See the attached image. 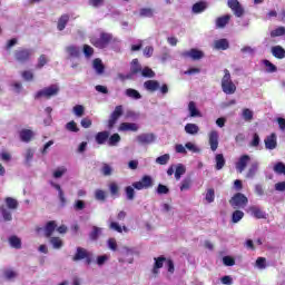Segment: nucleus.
<instances>
[{
  "label": "nucleus",
  "mask_w": 285,
  "mask_h": 285,
  "mask_svg": "<svg viewBox=\"0 0 285 285\" xmlns=\"http://www.w3.org/2000/svg\"><path fill=\"white\" fill-rule=\"evenodd\" d=\"M188 110L189 117H202V112L197 109V104H195V101H189Z\"/></svg>",
  "instance_id": "obj_26"
},
{
  "label": "nucleus",
  "mask_w": 285,
  "mask_h": 285,
  "mask_svg": "<svg viewBox=\"0 0 285 285\" xmlns=\"http://www.w3.org/2000/svg\"><path fill=\"white\" fill-rule=\"evenodd\" d=\"M258 169H259V165L257 163L252 164V166L249 167V169L247 171L248 179H253V177H255V175H257Z\"/></svg>",
  "instance_id": "obj_45"
},
{
  "label": "nucleus",
  "mask_w": 285,
  "mask_h": 285,
  "mask_svg": "<svg viewBox=\"0 0 285 285\" xmlns=\"http://www.w3.org/2000/svg\"><path fill=\"white\" fill-rule=\"evenodd\" d=\"M52 188H56L58 190V197L60 199L61 206H66L67 200H66V194H63V189H61V185L57 183H51Z\"/></svg>",
  "instance_id": "obj_24"
},
{
  "label": "nucleus",
  "mask_w": 285,
  "mask_h": 285,
  "mask_svg": "<svg viewBox=\"0 0 285 285\" xmlns=\"http://www.w3.org/2000/svg\"><path fill=\"white\" fill-rule=\"evenodd\" d=\"M100 173L105 176V177H110V175H112V167L108 164H102V167L100 169Z\"/></svg>",
  "instance_id": "obj_50"
},
{
  "label": "nucleus",
  "mask_w": 285,
  "mask_h": 285,
  "mask_svg": "<svg viewBox=\"0 0 285 285\" xmlns=\"http://www.w3.org/2000/svg\"><path fill=\"white\" fill-rule=\"evenodd\" d=\"M125 95L130 99H141V94H139L137 89L128 88L126 89Z\"/></svg>",
  "instance_id": "obj_39"
},
{
  "label": "nucleus",
  "mask_w": 285,
  "mask_h": 285,
  "mask_svg": "<svg viewBox=\"0 0 285 285\" xmlns=\"http://www.w3.org/2000/svg\"><path fill=\"white\" fill-rule=\"evenodd\" d=\"M183 56L193 59V61H199V59H204V51L198 49H190L189 51H185Z\"/></svg>",
  "instance_id": "obj_11"
},
{
  "label": "nucleus",
  "mask_w": 285,
  "mask_h": 285,
  "mask_svg": "<svg viewBox=\"0 0 285 285\" xmlns=\"http://www.w3.org/2000/svg\"><path fill=\"white\" fill-rule=\"evenodd\" d=\"M59 86L50 85L49 87H45L39 90L35 95V99H52V97H57L59 95Z\"/></svg>",
  "instance_id": "obj_3"
},
{
  "label": "nucleus",
  "mask_w": 285,
  "mask_h": 285,
  "mask_svg": "<svg viewBox=\"0 0 285 285\" xmlns=\"http://www.w3.org/2000/svg\"><path fill=\"white\" fill-rule=\"evenodd\" d=\"M66 129L69 130V132H79V127H77V122H75V120L69 121L66 125Z\"/></svg>",
  "instance_id": "obj_56"
},
{
  "label": "nucleus",
  "mask_w": 285,
  "mask_h": 285,
  "mask_svg": "<svg viewBox=\"0 0 285 285\" xmlns=\"http://www.w3.org/2000/svg\"><path fill=\"white\" fill-rule=\"evenodd\" d=\"M244 219V212L236 209L232 214V224H239Z\"/></svg>",
  "instance_id": "obj_32"
},
{
  "label": "nucleus",
  "mask_w": 285,
  "mask_h": 285,
  "mask_svg": "<svg viewBox=\"0 0 285 285\" xmlns=\"http://www.w3.org/2000/svg\"><path fill=\"white\" fill-rule=\"evenodd\" d=\"M248 161H250V156L248 155H243L236 163V170L238 173H243L246 170V166H248Z\"/></svg>",
  "instance_id": "obj_13"
},
{
  "label": "nucleus",
  "mask_w": 285,
  "mask_h": 285,
  "mask_svg": "<svg viewBox=\"0 0 285 285\" xmlns=\"http://www.w3.org/2000/svg\"><path fill=\"white\" fill-rule=\"evenodd\" d=\"M229 205L234 209L246 208L248 206V197L242 193H236L230 199Z\"/></svg>",
  "instance_id": "obj_6"
},
{
  "label": "nucleus",
  "mask_w": 285,
  "mask_h": 285,
  "mask_svg": "<svg viewBox=\"0 0 285 285\" xmlns=\"http://www.w3.org/2000/svg\"><path fill=\"white\" fill-rule=\"evenodd\" d=\"M83 112H86V109L82 105H76L73 107V114L76 115V117H83Z\"/></svg>",
  "instance_id": "obj_57"
},
{
  "label": "nucleus",
  "mask_w": 285,
  "mask_h": 285,
  "mask_svg": "<svg viewBox=\"0 0 285 285\" xmlns=\"http://www.w3.org/2000/svg\"><path fill=\"white\" fill-rule=\"evenodd\" d=\"M156 191L158 195H168V193H170V189L168 188V186L159 184Z\"/></svg>",
  "instance_id": "obj_59"
},
{
  "label": "nucleus",
  "mask_w": 285,
  "mask_h": 285,
  "mask_svg": "<svg viewBox=\"0 0 285 285\" xmlns=\"http://www.w3.org/2000/svg\"><path fill=\"white\" fill-rule=\"evenodd\" d=\"M220 86L225 95H235V92H237V86L233 82V78L230 77V71L228 69L224 70Z\"/></svg>",
  "instance_id": "obj_2"
},
{
  "label": "nucleus",
  "mask_w": 285,
  "mask_h": 285,
  "mask_svg": "<svg viewBox=\"0 0 285 285\" xmlns=\"http://www.w3.org/2000/svg\"><path fill=\"white\" fill-rule=\"evenodd\" d=\"M110 137V132L108 131H99L96 135V144H98L99 146L106 144L107 139H109Z\"/></svg>",
  "instance_id": "obj_25"
},
{
  "label": "nucleus",
  "mask_w": 285,
  "mask_h": 285,
  "mask_svg": "<svg viewBox=\"0 0 285 285\" xmlns=\"http://www.w3.org/2000/svg\"><path fill=\"white\" fill-rule=\"evenodd\" d=\"M214 46L216 50H228L230 45L227 39H219L215 41Z\"/></svg>",
  "instance_id": "obj_30"
},
{
  "label": "nucleus",
  "mask_w": 285,
  "mask_h": 285,
  "mask_svg": "<svg viewBox=\"0 0 285 285\" xmlns=\"http://www.w3.org/2000/svg\"><path fill=\"white\" fill-rule=\"evenodd\" d=\"M155 264L153 267V274L159 275V268H164V262H167V258L165 256L155 257L154 258Z\"/></svg>",
  "instance_id": "obj_16"
},
{
  "label": "nucleus",
  "mask_w": 285,
  "mask_h": 285,
  "mask_svg": "<svg viewBox=\"0 0 285 285\" xmlns=\"http://www.w3.org/2000/svg\"><path fill=\"white\" fill-rule=\"evenodd\" d=\"M209 146L213 153L219 148V132H217V130H212L209 132Z\"/></svg>",
  "instance_id": "obj_10"
},
{
  "label": "nucleus",
  "mask_w": 285,
  "mask_h": 285,
  "mask_svg": "<svg viewBox=\"0 0 285 285\" xmlns=\"http://www.w3.org/2000/svg\"><path fill=\"white\" fill-rule=\"evenodd\" d=\"M283 35H285V28L284 27H278V28L271 31L272 39H275V37H283Z\"/></svg>",
  "instance_id": "obj_52"
},
{
  "label": "nucleus",
  "mask_w": 285,
  "mask_h": 285,
  "mask_svg": "<svg viewBox=\"0 0 285 285\" xmlns=\"http://www.w3.org/2000/svg\"><path fill=\"white\" fill-rule=\"evenodd\" d=\"M216 170H222L226 166V158H224V154H217L216 157Z\"/></svg>",
  "instance_id": "obj_31"
},
{
  "label": "nucleus",
  "mask_w": 285,
  "mask_h": 285,
  "mask_svg": "<svg viewBox=\"0 0 285 285\" xmlns=\"http://www.w3.org/2000/svg\"><path fill=\"white\" fill-rule=\"evenodd\" d=\"M107 140H108V146H117V144L121 141V136H119V134H114Z\"/></svg>",
  "instance_id": "obj_46"
},
{
  "label": "nucleus",
  "mask_w": 285,
  "mask_h": 285,
  "mask_svg": "<svg viewBox=\"0 0 285 285\" xmlns=\"http://www.w3.org/2000/svg\"><path fill=\"white\" fill-rule=\"evenodd\" d=\"M66 52H68V55L73 57L75 59L79 58V56L81 55V51L79 50V47H76V46L67 47Z\"/></svg>",
  "instance_id": "obj_34"
},
{
  "label": "nucleus",
  "mask_w": 285,
  "mask_h": 285,
  "mask_svg": "<svg viewBox=\"0 0 285 285\" xmlns=\"http://www.w3.org/2000/svg\"><path fill=\"white\" fill-rule=\"evenodd\" d=\"M205 199L208 204H213V202H215V189L214 188L207 189Z\"/></svg>",
  "instance_id": "obj_54"
},
{
  "label": "nucleus",
  "mask_w": 285,
  "mask_h": 285,
  "mask_svg": "<svg viewBox=\"0 0 285 285\" xmlns=\"http://www.w3.org/2000/svg\"><path fill=\"white\" fill-rule=\"evenodd\" d=\"M249 213H252L253 217L256 219H266V213H264V210L257 206H250Z\"/></svg>",
  "instance_id": "obj_20"
},
{
  "label": "nucleus",
  "mask_w": 285,
  "mask_h": 285,
  "mask_svg": "<svg viewBox=\"0 0 285 285\" xmlns=\"http://www.w3.org/2000/svg\"><path fill=\"white\" fill-rule=\"evenodd\" d=\"M13 57L18 63H28L32 59V49L20 47L13 52Z\"/></svg>",
  "instance_id": "obj_4"
},
{
  "label": "nucleus",
  "mask_w": 285,
  "mask_h": 285,
  "mask_svg": "<svg viewBox=\"0 0 285 285\" xmlns=\"http://www.w3.org/2000/svg\"><path fill=\"white\" fill-rule=\"evenodd\" d=\"M0 213L2 215L3 222H12V212L6 208V206L0 207Z\"/></svg>",
  "instance_id": "obj_35"
},
{
  "label": "nucleus",
  "mask_w": 285,
  "mask_h": 285,
  "mask_svg": "<svg viewBox=\"0 0 285 285\" xmlns=\"http://www.w3.org/2000/svg\"><path fill=\"white\" fill-rule=\"evenodd\" d=\"M265 148L267 150H275L277 148V135L271 134L265 138Z\"/></svg>",
  "instance_id": "obj_12"
},
{
  "label": "nucleus",
  "mask_w": 285,
  "mask_h": 285,
  "mask_svg": "<svg viewBox=\"0 0 285 285\" xmlns=\"http://www.w3.org/2000/svg\"><path fill=\"white\" fill-rule=\"evenodd\" d=\"M49 242L57 250L63 247V240H61L59 237H50Z\"/></svg>",
  "instance_id": "obj_44"
},
{
  "label": "nucleus",
  "mask_w": 285,
  "mask_h": 285,
  "mask_svg": "<svg viewBox=\"0 0 285 285\" xmlns=\"http://www.w3.org/2000/svg\"><path fill=\"white\" fill-rule=\"evenodd\" d=\"M223 264L225 266H235V258H233L230 256H225V257H223Z\"/></svg>",
  "instance_id": "obj_64"
},
{
  "label": "nucleus",
  "mask_w": 285,
  "mask_h": 285,
  "mask_svg": "<svg viewBox=\"0 0 285 285\" xmlns=\"http://www.w3.org/2000/svg\"><path fill=\"white\" fill-rule=\"evenodd\" d=\"M68 21H70V16L68 13L62 14L58 19L57 29L62 32V30H66V26H68Z\"/></svg>",
  "instance_id": "obj_21"
},
{
  "label": "nucleus",
  "mask_w": 285,
  "mask_h": 285,
  "mask_svg": "<svg viewBox=\"0 0 285 285\" xmlns=\"http://www.w3.org/2000/svg\"><path fill=\"white\" fill-rule=\"evenodd\" d=\"M6 204H7V208H9V210H17V208H19V202H17V199L12 198V197H7L4 199Z\"/></svg>",
  "instance_id": "obj_33"
},
{
  "label": "nucleus",
  "mask_w": 285,
  "mask_h": 285,
  "mask_svg": "<svg viewBox=\"0 0 285 285\" xmlns=\"http://www.w3.org/2000/svg\"><path fill=\"white\" fill-rule=\"evenodd\" d=\"M90 41L95 48H108V45L112 42V33L101 32L99 38H92Z\"/></svg>",
  "instance_id": "obj_5"
},
{
  "label": "nucleus",
  "mask_w": 285,
  "mask_h": 285,
  "mask_svg": "<svg viewBox=\"0 0 285 285\" xmlns=\"http://www.w3.org/2000/svg\"><path fill=\"white\" fill-rule=\"evenodd\" d=\"M94 69L96 70L97 75H104L106 70V66H104V62L101 61V59L96 58L94 60Z\"/></svg>",
  "instance_id": "obj_28"
},
{
  "label": "nucleus",
  "mask_w": 285,
  "mask_h": 285,
  "mask_svg": "<svg viewBox=\"0 0 285 285\" xmlns=\"http://www.w3.org/2000/svg\"><path fill=\"white\" fill-rule=\"evenodd\" d=\"M145 90L148 92H157L159 90V81L157 80H147L144 82Z\"/></svg>",
  "instance_id": "obj_19"
},
{
  "label": "nucleus",
  "mask_w": 285,
  "mask_h": 285,
  "mask_svg": "<svg viewBox=\"0 0 285 285\" xmlns=\"http://www.w3.org/2000/svg\"><path fill=\"white\" fill-rule=\"evenodd\" d=\"M204 10H206V2H204V1L196 2L193 6V12L195 14H199V13L204 12Z\"/></svg>",
  "instance_id": "obj_38"
},
{
  "label": "nucleus",
  "mask_w": 285,
  "mask_h": 285,
  "mask_svg": "<svg viewBox=\"0 0 285 285\" xmlns=\"http://www.w3.org/2000/svg\"><path fill=\"white\" fill-rule=\"evenodd\" d=\"M230 21V16L229 14H225L223 17H219L216 19V27L217 28H226V26H228Z\"/></svg>",
  "instance_id": "obj_27"
},
{
  "label": "nucleus",
  "mask_w": 285,
  "mask_h": 285,
  "mask_svg": "<svg viewBox=\"0 0 285 285\" xmlns=\"http://www.w3.org/2000/svg\"><path fill=\"white\" fill-rule=\"evenodd\" d=\"M137 141L142 145L153 144L155 141V134H141L137 136Z\"/></svg>",
  "instance_id": "obj_17"
},
{
  "label": "nucleus",
  "mask_w": 285,
  "mask_h": 285,
  "mask_svg": "<svg viewBox=\"0 0 285 285\" xmlns=\"http://www.w3.org/2000/svg\"><path fill=\"white\" fill-rule=\"evenodd\" d=\"M120 130L122 131H131V132H137V130H139V126H137V124L135 122H121L120 124Z\"/></svg>",
  "instance_id": "obj_23"
},
{
  "label": "nucleus",
  "mask_w": 285,
  "mask_h": 285,
  "mask_svg": "<svg viewBox=\"0 0 285 285\" xmlns=\"http://www.w3.org/2000/svg\"><path fill=\"white\" fill-rule=\"evenodd\" d=\"M139 16L144 18L151 19V17H155V10L150 8H141L139 11Z\"/></svg>",
  "instance_id": "obj_42"
},
{
  "label": "nucleus",
  "mask_w": 285,
  "mask_h": 285,
  "mask_svg": "<svg viewBox=\"0 0 285 285\" xmlns=\"http://www.w3.org/2000/svg\"><path fill=\"white\" fill-rule=\"evenodd\" d=\"M95 197L98 202H106V191L102 189H97L95 193Z\"/></svg>",
  "instance_id": "obj_61"
},
{
  "label": "nucleus",
  "mask_w": 285,
  "mask_h": 285,
  "mask_svg": "<svg viewBox=\"0 0 285 285\" xmlns=\"http://www.w3.org/2000/svg\"><path fill=\"white\" fill-rule=\"evenodd\" d=\"M109 190L112 197H119V185H117V183H111L109 185Z\"/></svg>",
  "instance_id": "obj_55"
},
{
  "label": "nucleus",
  "mask_w": 285,
  "mask_h": 285,
  "mask_svg": "<svg viewBox=\"0 0 285 285\" xmlns=\"http://www.w3.org/2000/svg\"><path fill=\"white\" fill-rule=\"evenodd\" d=\"M140 75L141 77H145L147 79L155 78V72L149 67H145L144 69H141Z\"/></svg>",
  "instance_id": "obj_48"
},
{
  "label": "nucleus",
  "mask_w": 285,
  "mask_h": 285,
  "mask_svg": "<svg viewBox=\"0 0 285 285\" xmlns=\"http://www.w3.org/2000/svg\"><path fill=\"white\" fill-rule=\"evenodd\" d=\"M274 171L277 173L278 175H285V165H284V163H277L274 166Z\"/></svg>",
  "instance_id": "obj_62"
},
{
  "label": "nucleus",
  "mask_w": 285,
  "mask_h": 285,
  "mask_svg": "<svg viewBox=\"0 0 285 285\" xmlns=\"http://www.w3.org/2000/svg\"><path fill=\"white\" fill-rule=\"evenodd\" d=\"M82 52L87 59H90L95 55V49L90 45H83Z\"/></svg>",
  "instance_id": "obj_49"
},
{
  "label": "nucleus",
  "mask_w": 285,
  "mask_h": 285,
  "mask_svg": "<svg viewBox=\"0 0 285 285\" xmlns=\"http://www.w3.org/2000/svg\"><path fill=\"white\" fill-rule=\"evenodd\" d=\"M170 161V154H164L156 158V164H159V166H166Z\"/></svg>",
  "instance_id": "obj_43"
},
{
  "label": "nucleus",
  "mask_w": 285,
  "mask_h": 285,
  "mask_svg": "<svg viewBox=\"0 0 285 285\" xmlns=\"http://www.w3.org/2000/svg\"><path fill=\"white\" fill-rule=\"evenodd\" d=\"M99 235H101V228L94 226L92 230L89 234V238L91 239V242H97L99 239Z\"/></svg>",
  "instance_id": "obj_41"
},
{
  "label": "nucleus",
  "mask_w": 285,
  "mask_h": 285,
  "mask_svg": "<svg viewBox=\"0 0 285 285\" xmlns=\"http://www.w3.org/2000/svg\"><path fill=\"white\" fill-rule=\"evenodd\" d=\"M124 115V106L118 105L116 106L115 110L111 112L109 120H108V128L112 130L115 128V124L119 121V117Z\"/></svg>",
  "instance_id": "obj_8"
},
{
  "label": "nucleus",
  "mask_w": 285,
  "mask_h": 285,
  "mask_svg": "<svg viewBox=\"0 0 285 285\" xmlns=\"http://www.w3.org/2000/svg\"><path fill=\"white\" fill-rule=\"evenodd\" d=\"M272 55L275 59H285V49L282 46L272 47Z\"/></svg>",
  "instance_id": "obj_22"
},
{
  "label": "nucleus",
  "mask_w": 285,
  "mask_h": 285,
  "mask_svg": "<svg viewBox=\"0 0 285 285\" xmlns=\"http://www.w3.org/2000/svg\"><path fill=\"white\" fill-rule=\"evenodd\" d=\"M46 63H48V57L46 55H40L38 63L36 65L37 70H41Z\"/></svg>",
  "instance_id": "obj_51"
},
{
  "label": "nucleus",
  "mask_w": 285,
  "mask_h": 285,
  "mask_svg": "<svg viewBox=\"0 0 285 285\" xmlns=\"http://www.w3.org/2000/svg\"><path fill=\"white\" fill-rule=\"evenodd\" d=\"M21 77L24 81H32L35 79V73L30 70H24L22 71Z\"/></svg>",
  "instance_id": "obj_58"
},
{
  "label": "nucleus",
  "mask_w": 285,
  "mask_h": 285,
  "mask_svg": "<svg viewBox=\"0 0 285 285\" xmlns=\"http://www.w3.org/2000/svg\"><path fill=\"white\" fill-rule=\"evenodd\" d=\"M45 237L50 238L52 237V234L57 230V222L55 220H49L46 225H45Z\"/></svg>",
  "instance_id": "obj_15"
},
{
  "label": "nucleus",
  "mask_w": 285,
  "mask_h": 285,
  "mask_svg": "<svg viewBox=\"0 0 285 285\" xmlns=\"http://www.w3.org/2000/svg\"><path fill=\"white\" fill-rule=\"evenodd\" d=\"M120 255L126 258V257H132L134 255V252L132 249L128 248V247H124L121 250H120Z\"/></svg>",
  "instance_id": "obj_63"
},
{
  "label": "nucleus",
  "mask_w": 285,
  "mask_h": 285,
  "mask_svg": "<svg viewBox=\"0 0 285 285\" xmlns=\"http://www.w3.org/2000/svg\"><path fill=\"white\" fill-rule=\"evenodd\" d=\"M181 175H186V166L178 164L175 170V179L179 181V179H181Z\"/></svg>",
  "instance_id": "obj_36"
},
{
  "label": "nucleus",
  "mask_w": 285,
  "mask_h": 285,
  "mask_svg": "<svg viewBox=\"0 0 285 285\" xmlns=\"http://www.w3.org/2000/svg\"><path fill=\"white\" fill-rule=\"evenodd\" d=\"M242 117L244 121H253V117H254L253 110L248 108L243 109Z\"/></svg>",
  "instance_id": "obj_47"
},
{
  "label": "nucleus",
  "mask_w": 285,
  "mask_h": 285,
  "mask_svg": "<svg viewBox=\"0 0 285 285\" xmlns=\"http://www.w3.org/2000/svg\"><path fill=\"white\" fill-rule=\"evenodd\" d=\"M193 186V178L186 177L183 179L180 184V190L184 193V190H190V187Z\"/></svg>",
  "instance_id": "obj_40"
},
{
  "label": "nucleus",
  "mask_w": 285,
  "mask_h": 285,
  "mask_svg": "<svg viewBox=\"0 0 285 285\" xmlns=\"http://www.w3.org/2000/svg\"><path fill=\"white\" fill-rule=\"evenodd\" d=\"M66 173H68V169H66L65 167H60L53 171V177H55V179H59V178L63 177V175H66Z\"/></svg>",
  "instance_id": "obj_60"
},
{
  "label": "nucleus",
  "mask_w": 285,
  "mask_h": 285,
  "mask_svg": "<svg viewBox=\"0 0 285 285\" xmlns=\"http://www.w3.org/2000/svg\"><path fill=\"white\" fill-rule=\"evenodd\" d=\"M9 244L11 248H16L17 250H19L21 248V238L17 236H11L9 237Z\"/></svg>",
  "instance_id": "obj_37"
},
{
  "label": "nucleus",
  "mask_w": 285,
  "mask_h": 285,
  "mask_svg": "<svg viewBox=\"0 0 285 285\" xmlns=\"http://www.w3.org/2000/svg\"><path fill=\"white\" fill-rule=\"evenodd\" d=\"M20 140L23 141L24 144H30L32 139L35 138V131L31 129H22L19 132Z\"/></svg>",
  "instance_id": "obj_14"
},
{
  "label": "nucleus",
  "mask_w": 285,
  "mask_h": 285,
  "mask_svg": "<svg viewBox=\"0 0 285 285\" xmlns=\"http://www.w3.org/2000/svg\"><path fill=\"white\" fill-rule=\"evenodd\" d=\"M153 177L149 175H145L141 177L139 181L132 183V186H127L125 188V193L127 196V199L129 202H132L135 199V189L136 190H148V188H153Z\"/></svg>",
  "instance_id": "obj_1"
},
{
  "label": "nucleus",
  "mask_w": 285,
  "mask_h": 285,
  "mask_svg": "<svg viewBox=\"0 0 285 285\" xmlns=\"http://www.w3.org/2000/svg\"><path fill=\"white\" fill-rule=\"evenodd\" d=\"M141 70L142 68L141 63H139V59H134L131 61L129 75L135 78V75H141Z\"/></svg>",
  "instance_id": "obj_18"
},
{
  "label": "nucleus",
  "mask_w": 285,
  "mask_h": 285,
  "mask_svg": "<svg viewBox=\"0 0 285 285\" xmlns=\"http://www.w3.org/2000/svg\"><path fill=\"white\" fill-rule=\"evenodd\" d=\"M81 259H85V264L90 266V264H92V253L88 252L83 247H77L72 262H81Z\"/></svg>",
  "instance_id": "obj_7"
},
{
  "label": "nucleus",
  "mask_w": 285,
  "mask_h": 285,
  "mask_svg": "<svg viewBox=\"0 0 285 285\" xmlns=\"http://www.w3.org/2000/svg\"><path fill=\"white\" fill-rule=\"evenodd\" d=\"M263 63H264L265 68H267L266 72H277V66H275L269 60H263Z\"/></svg>",
  "instance_id": "obj_53"
},
{
  "label": "nucleus",
  "mask_w": 285,
  "mask_h": 285,
  "mask_svg": "<svg viewBox=\"0 0 285 285\" xmlns=\"http://www.w3.org/2000/svg\"><path fill=\"white\" fill-rule=\"evenodd\" d=\"M185 132H187V135H197L199 132V126L193 122H188L185 126Z\"/></svg>",
  "instance_id": "obj_29"
},
{
  "label": "nucleus",
  "mask_w": 285,
  "mask_h": 285,
  "mask_svg": "<svg viewBox=\"0 0 285 285\" xmlns=\"http://www.w3.org/2000/svg\"><path fill=\"white\" fill-rule=\"evenodd\" d=\"M227 6L234 12L235 17H244L245 10L244 7H242V3H239V0H227Z\"/></svg>",
  "instance_id": "obj_9"
}]
</instances>
